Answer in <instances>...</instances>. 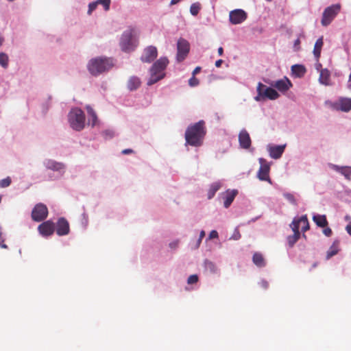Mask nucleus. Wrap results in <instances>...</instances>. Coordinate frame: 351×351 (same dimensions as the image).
Segmentation results:
<instances>
[{
  "label": "nucleus",
  "instance_id": "obj_1",
  "mask_svg": "<svg viewBox=\"0 0 351 351\" xmlns=\"http://www.w3.org/2000/svg\"><path fill=\"white\" fill-rule=\"evenodd\" d=\"M206 134L205 122L202 120L189 125L185 132L186 144L199 147L203 144Z\"/></svg>",
  "mask_w": 351,
  "mask_h": 351
},
{
  "label": "nucleus",
  "instance_id": "obj_2",
  "mask_svg": "<svg viewBox=\"0 0 351 351\" xmlns=\"http://www.w3.org/2000/svg\"><path fill=\"white\" fill-rule=\"evenodd\" d=\"M169 62L167 57H161L153 64L149 70L150 77L147 83L148 86L153 85L165 77V70Z\"/></svg>",
  "mask_w": 351,
  "mask_h": 351
},
{
  "label": "nucleus",
  "instance_id": "obj_3",
  "mask_svg": "<svg viewBox=\"0 0 351 351\" xmlns=\"http://www.w3.org/2000/svg\"><path fill=\"white\" fill-rule=\"evenodd\" d=\"M112 66V60L103 57L92 58L90 60L87 65V68L90 73L95 76L108 71Z\"/></svg>",
  "mask_w": 351,
  "mask_h": 351
},
{
  "label": "nucleus",
  "instance_id": "obj_4",
  "mask_svg": "<svg viewBox=\"0 0 351 351\" xmlns=\"http://www.w3.org/2000/svg\"><path fill=\"white\" fill-rule=\"evenodd\" d=\"M70 126L76 131H81L85 126V114L80 108L72 109L68 115Z\"/></svg>",
  "mask_w": 351,
  "mask_h": 351
},
{
  "label": "nucleus",
  "instance_id": "obj_5",
  "mask_svg": "<svg viewBox=\"0 0 351 351\" xmlns=\"http://www.w3.org/2000/svg\"><path fill=\"white\" fill-rule=\"evenodd\" d=\"M135 32L134 28H129L123 33L120 41V46L123 51H130L134 49L135 46L133 37L135 36Z\"/></svg>",
  "mask_w": 351,
  "mask_h": 351
},
{
  "label": "nucleus",
  "instance_id": "obj_6",
  "mask_svg": "<svg viewBox=\"0 0 351 351\" xmlns=\"http://www.w3.org/2000/svg\"><path fill=\"white\" fill-rule=\"evenodd\" d=\"M341 5L340 4H334L329 7H327L322 14V18L321 21V23L323 26H328L332 20L335 18V16L340 12Z\"/></svg>",
  "mask_w": 351,
  "mask_h": 351
},
{
  "label": "nucleus",
  "instance_id": "obj_7",
  "mask_svg": "<svg viewBox=\"0 0 351 351\" xmlns=\"http://www.w3.org/2000/svg\"><path fill=\"white\" fill-rule=\"evenodd\" d=\"M189 51V43L184 38H179L177 43V61L178 62H182L188 56Z\"/></svg>",
  "mask_w": 351,
  "mask_h": 351
},
{
  "label": "nucleus",
  "instance_id": "obj_8",
  "mask_svg": "<svg viewBox=\"0 0 351 351\" xmlns=\"http://www.w3.org/2000/svg\"><path fill=\"white\" fill-rule=\"evenodd\" d=\"M48 208L44 204L39 203L35 205L32 211V219L34 221H42L47 217Z\"/></svg>",
  "mask_w": 351,
  "mask_h": 351
},
{
  "label": "nucleus",
  "instance_id": "obj_9",
  "mask_svg": "<svg viewBox=\"0 0 351 351\" xmlns=\"http://www.w3.org/2000/svg\"><path fill=\"white\" fill-rule=\"evenodd\" d=\"M260 163V168L257 173V177L260 180L267 181L271 183L269 178L270 165L264 158H261L258 160Z\"/></svg>",
  "mask_w": 351,
  "mask_h": 351
},
{
  "label": "nucleus",
  "instance_id": "obj_10",
  "mask_svg": "<svg viewBox=\"0 0 351 351\" xmlns=\"http://www.w3.org/2000/svg\"><path fill=\"white\" fill-rule=\"evenodd\" d=\"M157 56V48L154 46L150 45L145 48L141 57V60L143 62L150 63L156 58Z\"/></svg>",
  "mask_w": 351,
  "mask_h": 351
},
{
  "label": "nucleus",
  "instance_id": "obj_11",
  "mask_svg": "<svg viewBox=\"0 0 351 351\" xmlns=\"http://www.w3.org/2000/svg\"><path fill=\"white\" fill-rule=\"evenodd\" d=\"M38 230L43 237L51 236L55 231L54 223L50 220L44 221L38 226Z\"/></svg>",
  "mask_w": 351,
  "mask_h": 351
},
{
  "label": "nucleus",
  "instance_id": "obj_12",
  "mask_svg": "<svg viewBox=\"0 0 351 351\" xmlns=\"http://www.w3.org/2000/svg\"><path fill=\"white\" fill-rule=\"evenodd\" d=\"M230 21L232 24L241 23L247 19L246 12L240 9L234 10L230 12Z\"/></svg>",
  "mask_w": 351,
  "mask_h": 351
},
{
  "label": "nucleus",
  "instance_id": "obj_13",
  "mask_svg": "<svg viewBox=\"0 0 351 351\" xmlns=\"http://www.w3.org/2000/svg\"><path fill=\"white\" fill-rule=\"evenodd\" d=\"M56 231L58 236L69 234L70 232L69 221L64 217L59 218L56 223Z\"/></svg>",
  "mask_w": 351,
  "mask_h": 351
},
{
  "label": "nucleus",
  "instance_id": "obj_14",
  "mask_svg": "<svg viewBox=\"0 0 351 351\" xmlns=\"http://www.w3.org/2000/svg\"><path fill=\"white\" fill-rule=\"evenodd\" d=\"M334 108L336 110L343 112H349L351 110V98L341 97L335 104Z\"/></svg>",
  "mask_w": 351,
  "mask_h": 351
},
{
  "label": "nucleus",
  "instance_id": "obj_15",
  "mask_svg": "<svg viewBox=\"0 0 351 351\" xmlns=\"http://www.w3.org/2000/svg\"><path fill=\"white\" fill-rule=\"evenodd\" d=\"M240 146L243 149H248L251 146V138L249 133L245 130H242L239 134Z\"/></svg>",
  "mask_w": 351,
  "mask_h": 351
},
{
  "label": "nucleus",
  "instance_id": "obj_16",
  "mask_svg": "<svg viewBox=\"0 0 351 351\" xmlns=\"http://www.w3.org/2000/svg\"><path fill=\"white\" fill-rule=\"evenodd\" d=\"M271 85L281 92L287 91L292 86L291 81L287 77L277 80Z\"/></svg>",
  "mask_w": 351,
  "mask_h": 351
},
{
  "label": "nucleus",
  "instance_id": "obj_17",
  "mask_svg": "<svg viewBox=\"0 0 351 351\" xmlns=\"http://www.w3.org/2000/svg\"><path fill=\"white\" fill-rule=\"evenodd\" d=\"M291 228L293 232V234L288 237L287 241L289 246L293 247L300 239V233L299 230V226L298 224H296L295 222L293 224H291Z\"/></svg>",
  "mask_w": 351,
  "mask_h": 351
},
{
  "label": "nucleus",
  "instance_id": "obj_18",
  "mask_svg": "<svg viewBox=\"0 0 351 351\" xmlns=\"http://www.w3.org/2000/svg\"><path fill=\"white\" fill-rule=\"evenodd\" d=\"M319 82L320 84L325 86L332 85L330 80V72L327 69H320L319 77Z\"/></svg>",
  "mask_w": 351,
  "mask_h": 351
},
{
  "label": "nucleus",
  "instance_id": "obj_19",
  "mask_svg": "<svg viewBox=\"0 0 351 351\" xmlns=\"http://www.w3.org/2000/svg\"><path fill=\"white\" fill-rule=\"evenodd\" d=\"M237 194L238 191L236 189L228 190L226 192L225 197H223V205L225 208H227L231 205Z\"/></svg>",
  "mask_w": 351,
  "mask_h": 351
},
{
  "label": "nucleus",
  "instance_id": "obj_20",
  "mask_svg": "<svg viewBox=\"0 0 351 351\" xmlns=\"http://www.w3.org/2000/svg\"><path fill=\"white\" fill-rule=\"evenodd\" d=\"M285 145L271 147L269 149V155L272 158L278 159L281 157L285 150Z\"/></svg>",
  "mask_w": 351,
  "mask_h": 351
},
{
  "label": "nucleus",
  "instance_id": "obj_21",
  "mask_svg": "<svg viewBox=\"0 0 351 351\" xmlns=\"http://www.w3.org/2000/svg\"><path fill=\"white\" fill-rule=\"evenodd\" d=\"M295 222L299 227L300 226H302V230L303 232H306L310 228L307 216L306 215L301 216L298 219H294L291 224H293Z\"/></svg>",
  "mask_w": 351,
  "mask_h": 351
},
{
  "label": "nucleus",
  "instance_id": "obj_22",
  "mask_svg": "<svg viewBox=\"0 0 351 351\" xmlns=\"http://www.w3.org/2000/svg\"><path fill=\"white\" fill-rule=\"evenodd\" d=\"M141 84V81L139 77L136 76H132L128 81L127 87L130 90L132 91L138 88Z\"/></svg>",
  "mask_w": 351,
  "mask_h": 351
},
{
  "label": "nucleus",
  "instance_id": "obj_23",
  "mask_svg": "<svg viewBox=\"0 0 351 351\" xmlns=\"http://www.w3.org/2000/svg\"><path fill=\"white\" fill-rule=\"evenodd\" d=\"M263 95L265 98L274 100L279 97L280 95L272 88L266 87L263 89Z\"/></svg>",
  "mask_w": 351,
  "mask_h": 351
},
{
  "label": "nucleus",
  "instance_id": "obj_24",
  "mask_svg": "<svg viewBox=\"0 0 351 351\" xmlns=\"http://www.w3.org/2000/svg\"><path fill=\"white\" fill-rule=\"evenodd\" d=\"M332 168L336 171L341 173L344 177L350 180L351 179V169L348 167H339L335 165H332Z\"/></svg>",
  "mask_w": 351,
  "mask_h": 351
},
{
  "label": "nucleus",
  "instance_id": "obj_25",
  "mask_svg": "<svg viewBox=\"0 0 351 351\" xmlns=\"http://www.w3.org/2000/svg\"><path fill=\"white\" fill-rule=\"evenodd\" d=\"M313 220L317 226L321 228H325L328 224L326 217L324 215H314Z\"/></svg>",
  "mask_w": 351,
  "mask_h": 351
},
{
  "label": "nucleus",
  "instance_id": "obj_26",
  "mask_svg": "<svg viewBox=\"0 0 351 351\" xmlns=\"http://www.w3.org/2000/svg\"><path fill=\"white\" fill-rule=\"evenodd\" d=\"M323 36L319 38L315 42L314 49H313V54L317 60H318L321 56V51L323 47Z\"/></svg>",
  "mask_w": 351,
  "mask_h": 351
},
{
  "label": "nucleus",
  "instance_id": "obj_27",
  "mask_svg": "<svg viewBox=\"0 0 351 351\" xmlns=\"http://www.w3.org/2000/svg\"><path fill=\"white\" fill-rule=\"evenodd\" d=\"M45 166L47 169L53 171H60L64 168V165L61 162H58L54 160H49L45 162Z\"/></svg>",
  "mask_w": 351,
  "mask_h": 351
},
{
  "label": "nucleus",
  "instance_id": "obj_28",
  "mask_svg": "<svg viewBox=\"0 0 351 351\" xmlns=\"http://www.w3.org/2000/svg\"><path fill=\"white\" fill-rule=\"evenodd\" d=\"M252 261L258 267H263L265 266V261L262 254L259 252H255L252 257Z\"/></svg>",
  "mask_w": 351,
  "mask_h": 351
},
{
  "label": "nucleus",
  "instance_id": "obj_29",
  "mask_svg": "<svg viewBox=\"0 0 351 351\" xmlns=\"http://www.w3.org/2000/svg\"><path fill=\"white\" fill-rule=\"evenodd\" d=\"M339 242L335 241L332 245L330 247L326 254V259H330L333 256L336 255L339 252Z\"/></svg>",
  "mask_w": 351,
  "mask_h": 351
},
{
  "label": "nucleus",
  "instance_id": "obj_30",
  "mask_svg": "<svg viewBox=\"0 0 351 351\" xmlns=\"http://www.w3.org/2000/svg\"><path fill=\"white\" fill-rule=\"evenodd\" d=\"M221 186V184L219 182H216L213 183L210 185V189L208 191V199L213 198L215 196V193L218 190H219Z\"/></svg>",
  "mask_w": 351,
  "mask_h": 351
},
{
  "label": "nucleus",
  "instance_id": "obj_31",
  "mask_svg": "<svg viewBox=\"0 0 351 351\" xmlns=\"http://www.w3.org/2000/svg\"><path fill=\"white\" fill-rule=\"evenodd\" d=\"M263 88H265V85H264L261 82H259L258 84V86H257L258 95L254 98L256 101H259L263 99H265V97H264L263 93Z\"/></svg>",
  "mask_w": 351,
  "mask_h": 351
},
{
  "label": "nucleus",
  "instance_id": "obj_32",
  "mask_svg": "<svg viewBox=\"0 0 351 351\" xmlns=\"http://www.w3.org/2000/svg\"><path fill=\"white\" fill-rule=\"evenodd\" d=\"M86 110H87L88 114L91 117V119L89 121H91L92 126H94L97 121V114H96L95 112L93 110V109L90 106H87Z\"/></svg>",
  "mask_w": 351,
  "mask_h": 351
},
{
  "label": "nucleus",
  "instance_id": "obj_33",
  "mask_svg": "<svg viewBox=\"0 0 351 351\" xmlns=\"http://www.w3.org/2000/svg\"><path fill=\"white\" fill-rule=\"evenodd\" d=\"M9 58L8 55L3 52L0 53V65L6 69L8 66Z\"/></svg>",
  "mask_w": 351,
  "mask_h": 351
},
{
  "label": "nucleus",
  "instance_id": "obj_34",
  "mask_svg": "<svg viewBox=\"0 0 351 351\" xmlns=\"http://www.w3.org/2000/svg\"><path fill=\"white\" fill-rule=\"evenodd\" d=\"M292 71L298 75H303L305 72V68L302 65L295 64L292 66Z\"/></svg>",
  "mask_w": 351,
  "mask_h": 351
},
{
  "label": "nucleus",
  "instance_id": "obj_35",
  "mask_svg": "<svg viewBox=\"0 0 351 351\" xmlns=\"http://www.w3.org/2000/svg\"><path fill=\"white\" fill-rule=\"evenodd\" d=\"M283 196L293 205H297V201L293 194L285 193L283 194Z\"/></svg>",
  "mask_w": 351,
  "mask_h": 351
},
{
  "label": "nucleus",
  "instance_id": "obj_36",
  "mask_svg": "<svg viewBox=\"0 0 351 351\" xmlns=\"http://www.w3.org/2000/svg\"><path fill=\"white\" fill-rule=\"evenodd\" d=\"M11 178L10 177H7L4 179H2L0 180V187L1 188H5L10 185L11 184Z\"/></svg>",
  "mask_w": 351,
  "mask_h": 351
},
{
  "label": "nucleus",
  "instance_id": "obj_37",
  "mask_svg": "<svg viewBox=\"0 0 351 351\" xmlns=\"http://www.w3.org/2000/svg\"><path fill=\"white\" fill-rule=\"evenodd\" d=\"M199 9L200 8L198 4L193 3L191 5L190 12L192 15L196 16L198 14Z\"/></svg>",
  "mask_w": 351,
  "mask_h": 351
},
{
  "label": "nucleus",
  "instance_id": "obj_38",
  "mask_svg": "<svg viewBox=\"0 0 351 351\" xmlns=\"http://www.w3.org/2000/svg\"><path fill=\"white\" fill-rule=\"evenodd\" d=\"M98 3L101 4L106 11L110 9V0H97Z\"/></svg>",
  "mask_w": 351,
  "mask_h": 351
},
{
  "label": "nucleus",
  "instance_id": "obj_39",
  "mask_svg": "<svg viewBox=\"0 0 351 351\" xmlns=\"http://www.w3.org/2000/svg\"><path fill=\"white\" fill-rule=\"evenodd\" d=\"M198 281V276L196 274L191 275L187 279L189 285L195 284Z\"/></svg>",
  "mask_w": 351,
  "mask_h": 351
},
{
  "label": "nucleus",
  "instance_id": "obj_40",
  "mask_svg": "<svg viewBox=\"0 0 351 351\" xmlns=\"http://www.w3.org/2000/svg\"><path fill=\"white\" fill-rule=\"evenodd\" d=\"M97 4H99L97 1L89 3L88 10V14H91L92 12L97 8Z\"/></svg>",
  "mask_w": 351,
  "mask_h": 351
},
{
  "label": "nucleus",
  "instance_id": "obj_41",
  "mask_svg": "<svg viewBox=\"0 0 351 351\" xmlns=\"http://www.w3.org/2000/svg\"><path fill=\"white\" fill-rule=\"evenodd\" d=\"M205 266L207 269H210V271H212V272H215L216 270L215 265L210 261H206L205 262Z\"/></svg>",
  "mask_w": 351,
  "mask_h": 351
},
{
  "label": "nucleus",
  "instance_id": "obj_42",
  "mask_svg": "<svg viewBox=\"0 0 351 351\" xmlns=\"http://www.w3.org/2000/svg\"><path fill=\"white\" fill-rule=\"evenodd\" d=\"M189 84L191 86H197L199 84V80L195 77L194 76H193L189 80Z\"/></svg>",
  "mask_w": 351,
  "mask_h": 351
},
{
  "label": "nucleus",
  "instance_id": "obj_43",
  "mask_svg": "<svg viewBox=\"0 0 351 351\" xmlns=\"http://www.w3.org/2000/svg\"><path fill=\"white\" fill-rule=\"evenodd\" d=\"M326 228H324L323 230V233L326 236V237H330L332 235V230L328 228V227H325Z\"/></svg>",
  "mask_w": 351,
  "mask_h": 351
},
{
  "label": "nucleus",
  "instance_id": "obj_44",
  "mask_svg": "<svg viewBox=\"0 0 351 351\" xmlns=\"http://www.w3.org/2000/svg\"><path fill=\"white\" fill-rule=\"evenodd\" d=\"M218 237V232L216 230H212L209 234V239H216Z\"/></svg>",
  "mask_w": 351,
  "mask_h": 351
},
{
  "label": "nucleus",
  "instance_id": "obj_45",
  "mask_svg": "<svg viewBox=\"0 0 351 351\" xmlns=\"http://www.w3.org/2000/svg\"><path fill=\"white\" fill-rule=\"evenodd\" d=\"M300 40L298 38L294 42V48L295 51H298L300 49Z\"/></svg>",
  "mask_w": 351,
  "mask_h": 351
},
{
  "label": "nucleus",
  "instance_id": "obj_46",
  "mask_svg": "<svg viewBox=\"0 0 351 351\" xmlns=\"http://www.w3.org/2000/svg\"><path fill=\"white\" fill-rule=\"evenodd\" d=\"M260 285H261V286L263 289H267V288H268V287H269V283H268L266 280H262V281L260 282Z\"/></svg>",
  "mask_w": 351,
  "mask_h": 351
},
{
  "label": "nucleus",
  "instance_id": "obj_47",
  "mask_svg": "<svg viewBox=\"0 0 351 351\" xmlns=\"http://www.w3.org/2000/svg\"><path fill=\"white\" fill-rule=\"evenodd\" d=\"M134 151L132 149H125L122 150L121 153L124 155L133 153Z\"/></svg>",
  "mask_w": 351,
  "mask_h": 351
},
{
  "label": "nucleus",
  "instance_id": "obj_48",
  "mask_svg": "<svg viewBox=\"0 0 351 351\" xmlns=\"http://www.w3.org/2000/svg\"><path fill=\"white\" fill-rule=\"evenodd\" d=\"M200 70H201V67H199V66H197V67L193 70V76H194L195 75H196L197 73H198L200 71Z\"/></svg>",
  "mask_w": 351,
  "mask_h": 351
},
{
  "label": "nucleus",
  "instance_id": "obj_49",
  "mask_svg": "<svg viewBox=\"0 0 351 351\" xmlns=\"http://www.w3.org/2000/svg\"><path fill=\"white\" fill-rule=\"evenodd\" d=\"M222 63H223V60H221V59L218 60H217L215 62V66L217 67H220Z\"/></svg>",
  "mask_w": 351,
  "mask_h": 351
},
{
  "label": "nucleus",
  "instance_id": "obj_50",
  "mask_svg": "<svg viewBox=\"0 0 351 351\" xmlns=\"http://www.w3.org/2000/svg\"><path fill=\"white\" fill-rule=\"evenodd\" d=\"M217 51H218L219 56H222L223 53V47H219Z\"/></svg>",
  "mask_w": 351,
  "mask_h": 351
},
{
  "label": "nucleus",
  "instance_id": "obj_51",
  "mask_svg": "<svg viewBox=\"0 0 351 351\" xmlns=\"http://www.w3.org/2000/svg\"><path fill=\"white\" fill-rule=\"evenodd\" d=\"M315 67H316V69L320 72V69H323L322 68V64L320 63H317L316 65H315Z\"/></svg>",
  "mask_w": 351,
  "mask_h": 351
},
{
  "label": "nucleus",
  "instance_id": "obj_52",
  "mask_svg": "<svg viewBox=\"0 0 351 351\" xmlns=\"http://www.w3.org/2000/svg\"><path fill=\"white\" fill-rule=\"evenodd\" d=\"M346 230L348 233L351 236V224H349L346 226Z\"/></svg>",
  "mask_w": 351,
  "mask_h": 351
},
{
  "label": "nucleus",
  "instance_id": "obj_53",
  "mask_svg": "<svg viewBox=\"0 0 351 351\" xmlns=\"http://www.w3.org/2000/svg\"><path fill=\"white\" fill-rule=\"evenodd\" d=\"M4 42V37L0 34V47L3 45Z\"/></svg>",
  "mask_w": 351,
  "mask_h": 351
},
{
  "label": "nucleus",
  "instance_id": "obj_54",
  "mask_svg": "<svg viewBox=\"0 0 351 351\" xmlns=\"http://www.w3.org/2000/svg\"><path fill=\"white\" fill-rule=\"evenodd\" d=\"M205 236V232L204 230H202L199 234V238L203 239Z\"/></svg>",
  "mask_w": 351,
  "mask_h": 351
},
{
  "label": "nucleus",
  "instance_id": "obj_55",
  "mask_svg": "<svg viewBox=\"0 0 351 351\" xmlns=\"http://www.w3.org/2000/svg\"><path fill=\"white\" fill-rule=\"evenodd\" d=\"M180 0H171V5H175L176 3H178Z\"/></svg>",
  "mask_w": 351,
  "mask_h": 351
},
{
  "label": "nucleus",
  "instance_id": "obj_56",
  "mask_svg": "<svg viewBox=\"0 0 351 351\" xmlns=\"http://www.w3.org/2000/svg\"><path fill=\"white\" fill-rule=\"evenodd\" d=\"M202 240V238H199V239L197 240V247H198V246L199 245V244L201 243Z\"/></svg>",
  "mask_w": 351,
  "mask_h": 351
},
{
  "label": "nucleus",
  "instance_id": "obj_57",
  "mask_svg": "<svg viewBox=\"0 0 351 351\" xmlns=\"http://www.w3.org/2000/svg\"><path fill=\"white\" fill-rule=\"evenodd\" d=\"M349 82L350 83V84L349 85V88H351V73H350V75L349 76Z\"/></svg>",
  "mask_w": 351,
  "mask_h": 351
},
{
  "label": "nucleus",
  "instance_id": "obj_58",
  "mask_svg": "<svg viewBox=\"0 0 351 351\" xmlns=\"http://www.w3.org/2000/svg\"><path fill=\"white\" fill-rule=\"evenodd\" d=\"M170 246H171V247H176V243H171V244H170Z\"/></svg>",
  "mask_w": 351,
  "mask_h": 351
},
{
  "label": "nucleus",
  "instance_id": "obj_59",
  "mask_svg": "<svg viewBox=\"0 0 351 351\" xmlns=\"http://www.w3.org/2000/svg\"><path fill=\"white\" fill-rule=\"evenodd\" d=\"M1 247L7 248V245L5 244H3V245H1Z\"/></svg>",
  "mask_w": 351,
  "mask_h": 351
},
{
  "label": "nucleus",
  "instance_id": "obj_60",
  "mask_svg": "<svg viewBox=\"0 0 351 351\" xmlns=\"http://www.w3.org/2000/svg\"><path fill=\"white\" fill-rule=\"evenodd\" d=\"M0 240H1V233L0 232Z\"/></svg>",
  "mask_w": 351,
  "mask_h": 351
},
{
  "label": "nucleus",
  "instance_id": "obj_61",
  "mask_svg": "<svg viewBox=\"0 0 351 351\" xmlns=\"http://www.w3.org/2000/svg\"><path fill=\"white\" fill-rule=\"evenodd\" d=\"M1 202V196L0 195V202Z\"/></svg>",
  "mask_w": 351,
  "mask_h": 351
}]
</instances>
